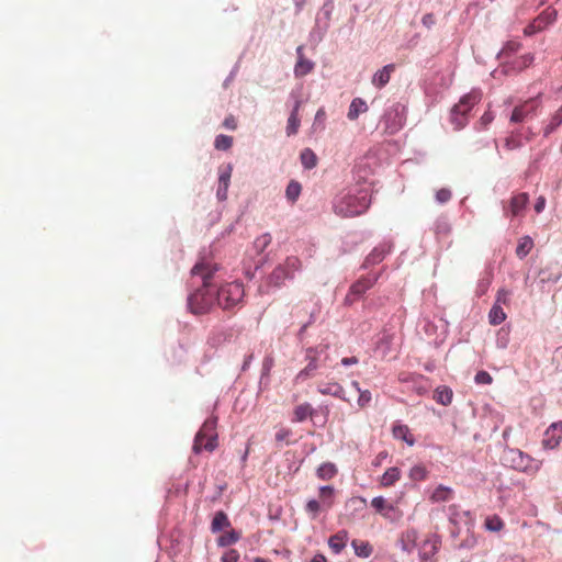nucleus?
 Segmentation results:
<instances>
[{"label": "nucleus", "mask_w": 562, "mask_h": 562, "mask_svg": "<svg viewBox=\"0 0 562 562\" xmlns=\"http://www.w3.org/2000/svg\"><path fill=\"white\" fill-rule=\"evenodd\" d=\"M301 190H302L301 184L295 180H291L285 190L286 199L291 203H294L299 199V196L301 194Z\"/></svg>", "instance_id": "obj_38"}, {"label": "nucleus", "mask_w": 562, "mask_h": 562, "mask_svg": "<svg viewBox=\"0 0 562 562\" xmlns=\"http://www.w3.org/2000/svg\"><path fill=\"white\" fill-rule=\"evenodd\" d=\"M337 474V468L333 463H323L317 469V476L322 480H330Z\"/></svg>", "instance_id": "obj_37"}, {"label": "nucleus", "mask_w": 562, "mask_h": 562, "mask_svg": "<svg viewBox=\"0 0 562 562\" xmlns=\"http://www.w3.org/2000/svg\"><path fill=\"white\" fill-rule=\"evenodd\" d=\"M313 407L308 403H303L297 405L293 411V422L301 423L304 422L307 417L312 416Z\"/></svg>", "instance_id": "obj_31"}, {"label": "nucleus", "mask_w": 562, "mask_h": 562, "mask_svg": "<svg viewBox=\"0 0 562 562\" xmlns=\"http://www.w3.org/2000/svg\"><path fill=\"white\" fill-rule=\"evenodd\" d=\"M351 385L359 393L358 405L360 407H366L370 403V401H371V393H370V391H368V390L362 391L360 389L359 383L357 381H353L351 383Z\"/></svg>", "instance_id": "obj_42"}, {"label": "nucleus", "mask_w": 562, "mask_h": 562, "mask_svg": "<svg viewBox=\"0 0 562 562\" xmlns=\"http://www.w3.org/2000/svg\"><path fill=\"white\" fill-rule=\"evenodd\" d=\"M368 111V105L366 101L361 98H355L348 110V119L355 121L359 117L361 113H366Z\"/></svg>", "instance_id": "obj_23"}, {"label": "nucleus", "mask_w": 562, "mask_h": 562, "mask_svg": "<svg viewBox=\"0 0 562 562\" xmlns=\"http://www.w3.org/2000/svg\"><path fill=\"white\" fill-rule=\"evenodd\" d=\"M297 61L294 67V74L296 77H303L310 74L314 68V63L306 59L303 55V46L296 48Z\"/></svg>", "instance_id": "obj_16"}, {"label": "nucleus", "mask_w": 562, "mask_h": 562, "mask_svg": "<svg viewBox=\"0 0 562 562\" xmlns=\"http://www.w3.org/2000/svg\"><path fill=\"white\" fill-rule=\"evenodd\" d=\"M405 121V108L401 104H395L384 116L385 131L389 134H395L404 126Z\"/></svg>", "instance_id": "obj_8"}, {"label": "nucleus", "mask_w": 562, "mask_h": 562, "mask_svg": "<svg viewBox=\"0 0 562 562\" xmlns=\"http://www.w3.org/2000/svg\"><path fill=\"white\" fill-rule=\"evenodd\" d=\"M391 246L383 244L376 246L366 258L363 267L368 268L381 262L385 256L390 252Z\"/></svg>", "instance_id": "obj_17"}, {"label": "nucleus", "mask_w": 562, "mask_h": 562, "mask_svg": "<svg viewBox=\"0 0 562 562\" xmlns=\"http://www.w3.org/2000/svg\"><path fill=\"white\" fill-rule=\"evenodd\" d=\"M232 145L233 137L224 134L217 135L214 142V147L217 150H227L232 147Z\"/></svg>", "instance_id": "obj_44"}, {"label": "nucleus", "mask_w": 562, "mask_h": 562, "mask_svg": "<svg viewBox=\"0 0 562 562\" xmlns=\"http://www.w3.org/2000/svg\"><path fill=\"white\" fill-rule=\"evenodd\" d=\"M562 124V106L551 116L549 124L543 128L544 136L550 135Z\"/></svg>", "instance_id": "obj_35"}, {"label": "nucleus", "mask_w": 562, "mask_h": 562, "mask_svg": "<svg viewBox=\"0 0 562 562\" xmlns=\"http://www.w3.org/2000/svg\"><path fill=\"white\" fill-rule=\"evenodd\" d=\"M506 319V313L503 307L498 304H493L488 313V322L491 325L496 326L502 324Z\"/></svg>", "instance_id": "obj_32"}, {"label": "nucleus", "mask_w": 562, "mask_h": 562, "mask_svg": "<svg viewBox=\"0 0 562 562\" xmlns=\"http://www.w3.org/2000/svg\"><path fill=\"white\" fill-rule=\"evenodd\" d=\"M244 294L245 291L241 283L229 282L216 290V303L223 310H228L238 305L241 302Z\"/></svg>", "instance_id": "obj_4"}, {"label": "nucleus", "mask_w": 562, "mask_h": 562, "mask_svg": "<svg viewBox=\"0 0 562 562\" xmlns=\"http://www.w3.org/2000/svg\"><path fill=\"white\" fill-rule=\"evenodd\" d=\"M300 158L305 169H313L317 165V156L311 148L303 149Z\"/></svg>", "instance_id": "obj_33"}, {"label": "nucleus", "mask_w": 562, "mask_h": 562, "mask_svg": "<svg viewBox=\"0 0 562 562\" xmlns=\"http://www.w3.org/2000/svg\"><path fill=\"white\" fill-rule=\"evenodd\" d=\"M533 241L529 236H525L519 239V243L516 248V255L520 259L525 258L532 249Z\"/></svg>", "instance_id": "obj_34"}, {"label": "nucleus", "mask_w": 562, "mask_h": 562, "mask_svg": "<svg viewBox=\"0 0 562 562\" xmlns=\"http://www.w3.org/2000/svg\"><path fill=\"white\" fill-rule=\"evenodd\" d=\"M232 166L228 165L224 169H221L218 177V188L216 195L218 200L224 201L227 198V191L229 187L231 176H232Z\"/></svg>", "instance_id": "obj_14"}, {"label": "nucleus", "mask_w": 562, "mask_h": 562, "mask_svg": "<svg viewBox=\"0 0 562 562\" xmlns=\"http://www.w3.org/2000/svg\"><path fill=\"white\" fill-rule=\"evenodd\" d=\"M305 510L311 519H316L321 510H324V508L323 504L319 501L310 499L305 505Z\"/></svg>", "instance_id": "obj_40"}, {"label": "nucleus", "mask_w": 562, "mask_h": 562, "mask_svg": "<svg viewBox=\"0 0 562 562\" xmlns=\"http://www.w3.org/2000/svg\"><path fill=\"white\" fill-rule=\"evenodd\" d=\"M474 381L477 384H491L493 382V378L488 372L482 370L475 374Z\"/></svg>", "instance_id": "obj_49"}, {"label": "nucleus", "mask_w": 562, "mask_h": 562, "mask_svg": "<svg viewBox=\"0 0 562 562\" xmlns=\"http://www.w3.org/2000/svg\"><path fill=\"white\" fill-rule=\"evenodd\" d=\"M286 279H291V272L286 270V267L279 265L268 277V283L269 285L279 288L284 283Z\"/></svg>", "instance_id": "obj_19"}, {"label": "nucleus", "mask_w": 562, "mask_h": 562, "mask_svg": "<svg viewBox=\"0 0 562 562\" xmlns=\"http://www.w3.org/2000/svg\"><path fill=\"white\" fill-rule=\"evenodd\" d=\"M216 419H206L194 438L193 450L200 453L203 449L213 451L216 447Z\"/></svg>", "instance_id": "obj_5"}, {"label": "nucleus", "mask_w": 562, "mask_h": 562, "mask_svg": "<svg viewBox=\"0 0 562 562\" xmlns=\"http://www.w3.org/2000/svg\"><path fill=\"white\" fill-rule=\"evenodd\" d=\"M318 392L323 395H331L344 401H347L345 397L344 387L336 382L322 383L318 385Z\"/></svg>", "instance_id": "obj_20"}, {"label": "nucleus", "mask_w": 562, "mask_h": 562, "mask_svg": "<svg viewBox=\"0 0 562 562\" xmlns=\"http://www.w3.org/2000/svg\"><path fill=\"white\" fill-rule=\"evenodd\" d=\"M427 470L424 465H415L409 471V477L414 481H424L427 477Z\"/></svg>", "instance_id": "obj_45"}, {"label": "nucleus", "mask_w": 562, "mask_h": 562, "mask_svg": "<svg viewBox=\"0 0 562 562\" xmlns=\"http://www.w3.org/2000/svg\"><path fill=\"white\" fill-rule=\"evenodd\" d=\"M272 364H273V359L270 357L266 358L263 360V364H262L263 372L268 373L271 370Z\"/></svg>", "instance_id": "obj_59"}, {"label": "nucleus", "mask_w": 562, "mask_h": 562, "mask_svg": "<svg viewBox=\"0 0 562 562\" xmlns=\"http://www.w3.org/2000/svg\"><path fill=\"white\" fill-rule=\"evenodd\" d=\"M440 543V538L437 535L427 537L419 549L422 560H430L437 553Z\"/></svg>", "instance_id": "obj_13"}, {"label": "nucleus", "mask_w": 562, "mask_h": 562, "mask_svg": "<svg viewBox=\"0 0 562 562\" xmlns=\"http://www.w3.org/2000/svg\"><path fill=\"white\" fill-rule=\"evenodd\" d=\"M252 562H268V561L262 558H256Z\"/></svg>", "instance_id": "obj_64"}, {"label": "nucleus", "mask_w": 562, "mask_h": 562, "mask_svg": "<svg viewBox=\"0 0 562 562\" xmlns=\"http://www.w3.org/2000/svg\"><path fill=\"white\" fill-rule=\"evenodd\" d=\"M544 206H546V198L539 196L535 204V211L537 213H541L544 210Z\"/></svg>", "instance_id": "obj_56"}, {"label": "nucleus", "mask_w": 562, "mask_h": 562, "mask_svg": "<svg viewBox=\"0 0 562 562\" xmlns=\"http://www.w3.org/2000/svg\"><path fill=\"white\" fill-rule=\"evenodd\" d=\"M319 351L317 348H307L305 352V360H307V364L304 369H302L295 376V382H304L307 379L312 378L315 371L318 368Z\"/></svg>", "instance_id": "obj_10"}, {"label": "nucleus", "mask_w": 562, "mask_h": 562, "mask_svg": "<svg viewBox=\"0 0 562 562\" xmlns=\"http://www.w3.org/2000/svg\"><path fill=\"white\" fill-rule=\"evenodd\" d=\"M335 490L333 486L319 487V502L323 504L324 510H328L334 505Z\"/></svg>", "instance_id": "obj_28"}, {"label": "nucleus", "mask_w": 562, "mask_h": 562, "mask_svg": "<svg viewBox=\"0 0 562 562\" xmlns=\"http://www.w3.org/2000/svg\"><path fill=\"white\" fill-rule=\"evenodd\" d=\"M291 430L288 429V428H280L277 432H276V440L278 442H282V441H285L288 440V438L291 436Z\"/></svg>", "instance_id": "obj_51"}, {"label": "nucleus", "mask_w": 562, "mask_h": 562, "mask_svg": "<svg viewBox=\"0 0 562 562\" xmlns=\"http://www.w3.org/2000/svg\"><path fill=\"white\" fill-rule=\"evenodd\" d=\"M238 559L239 553L235 549H231L222 555V562H238Z\"/></svg>", "instance_id": "obj_50"}, {"label": "nucleus", "mask_w": 562, "mask_h": 562, "mask_svg": "<svg viewBox=\"0 0 562 562\" xmlns=\"http://www.w3.org/2000/svg\"><path fill=\"white\" fill-rule=\"evenodd\" d=\"M453 491L445 485H439L435 488V491L430 495V501L432 503H441L448 502L452 498Z\"/></svg>", "instance_id": "obj_25"}, {"label": "nucleus", "mask_w": 562, "mask_h": 562, "mask_svg": "<svg viewBox=\"0 0 562 562\" xmlns=\"http://www.w3.org/2000/svg\"><path fill=\"white\" fill-rule=\"evenodd\" d=\"M480 100L481 93L477 91H471L470 93L463 95L459 103L452 108L450 120L456 130H461L467 125L469 112L476 103L480 102Z\"/></svg>", "instance_id": "obj_3"}, {"label": "nucleus", "mask_w": 562, "mask_h": 562, "mask_svg": "<svg viewBox=\"0 0 562 562\" xmlns=\"http://www.w3.org/2000/svg\"><path fill=\"white\" fill-rule=\"evenodd\" d=\"M494 116L492 115L491 112H485L482 116H481V124L486 127L492 121H493Z\"/></svg>", "instance_id": "obj_57"}, {"label": "nucleus", "mask_w": 562, "mask_h": 562, "mask_svg": "<svg viewBox=\"0 0 562 562\" xmlns=\"http://www.w3.org/2000/svg\"><path fill=\"white\" fill-rule=\"evenodd\" d=\"M423 25H425L427 29H430L435 23V15L432 13H427L422 19Z\"/></svg>", "instance_id": "obj_53"}, {"label": "nucleus", "mask_w": 562, "mask_h": 562, "mask_svg": "<svg viewBox=\"0 0 562 562\" xmlns=\"http://www.w3.org/2000/svg\"><path fill=\"white\" fill-rule=\"evenodd\" d=\"M387 456H389V454H387V452H386V451H381V452H379V453L376 454V457L373 459V461H372V465H373V467H375V468H376V467H380V465L383 463V461L387 458Z\"/></svg>", "instance_id": "obj_54"}, {"label": "nucleus", "mask_w": 562, "mask_h": 562, "mask_svg": "<svg viewBox=\"0 0 562 562\" xmlns=\"http://www.w3.org/2000/svg\"><path fill=\"white\" fill-rule=\"evenodd\" d=\"M393 437L395 439H401L405 441L408 446H413L415 443L414 436L411 434V430L407 425L396 424L392 429Z\"/></svg>", "instance_id": "obj_22"}, {"label": "nucleus", "mask_w": 562, "mask_h": 562, "mask_svg": "<svg viewBox=\"0 0 562 562\" xmlns=\"http://www.w3.org/2000/svg\"><path fill=\"white\" fill-rule=\"evenodd\" d=\"M359 362L357 357L342 358L341 363L344 366L357 364Z\"/></svg>", "instance_id": "obj_60"}, {"label": "nucleus", "mask_w": 562, "mask_h": 562, "mask_svg": "<svg viewBox=\"0 0 562 562\" xmlns=\"http://www.w3.org/2000/svg\"><path fill=\"white\" fill-rule=\"evenodd\" d=\"M272 237L269 233H265L261 236L257 237L254 241V247L258 254L262 252L270 244Z\"/></svg>", "instance_id": "obj_43"}, {"label": "nucleus", "mask_w": 562, "mask_h": 562, "mask_svg": "<svg viewBox=\"0 0 562 562\" xmlns=\"http://www.w3.org/2000/svg\"><path fill=\"white\" fill-rule=\"evenodd\" d=\"M218 267L211 261L202 260L196 262L192 270V277H200L202 286L192 293L188 299V306L193 314H205L216 303V290L211 280Z\"/></svg>", "instance_id": "obj_1"}, {"label": "nucleus", "mask_w": 562, "mask_h": 562, "mask_svg": "<svg viewBox=\"0 0 562 562\" xmlns=\"http://www.w3.org/2000/svg\"><path fill=\"white\" fill-rule=\"evenodd\" d=\"M528 202L529 195L525 192L513 195L507 206L504 205V215L512 218L524 216Z\"/></svg>", "instance_id": "obj_9"}, {"label": "nucleus", "mask_w": 562, "mask_h": 562, "mask_svg": "<svg viewBox=\"0 0 562 562\" xmlns=\"http://www.w3.org/2000/svg\"><path fill=\"white\" fill-rule=\"evenodd\" d=\"M371 506L376 510V513L387 516L390 512L394 510L392 504L387 503V501L382 496H376L371 501Z\"/></svg>", "instance_id": "obj_30"}, {"label": "nucleus", "mask_w": 562, "mask_h": 562, "mask_svg": "<svg viewBox=\"0 0 562 562\" xmlns=\"http://www.w3.org/2000/svg\"><path fill=\"white\" fill-rule=\"evenodd\" d=\"M347 540L348 532L346 530H340L329 538L328 546L334 553L338 554L345 549Z\"/></svg>", "instance_id": "obj_21"}, {"label": "nucleus", "mask_w": 562, "mask_h": 562, "mask_svg": "<svg viewBox=\"0 0 562 562\" xmlns=\"http://www.w3.org/2000/svg\"><path fill=\"white\" fill-rule=\"evenodd\" d=\"M239 540V535L235 530H231L228 532L223 533L217 539V544L220 547H227L233 543H236Z\"/></svg>", "instance_id": "obj_41"}, {"label": "nucleus", "mask_w": 562, "mask_h": 562, "mask_svg": "<svg viewBox=\"0 0 562 562\" xmlns=\"http://www.w3.org/2000/svg\"><path fill=\"white\" fill-rule=\"evenodd\" d=\"M283 267H286V270L291 272V278L293 277V273L300 269L301 267V261L297 257H294V256H291V257H288L284 261V263H282Z\"/></svg>", "instance_id": "obj_46"}, {"label": "nucleus", "mask_w": 562, "mask_h": 562, "mask_svg": "<svg viewBox=\"0 0 562 562\" xmlns=\"http://www.w3.org/2000/svg\"><path fill=\"white\" fill-rule=\"evenodd\" d=\"M504 460L510 468L518 471H527L531 463L530 457L518 449H508L505 451Z\"/></svg>", "instance_id": "obj_11"}, {"label": "nucleus", "mask_w": 562, "mask_h": 562, "mask_svg": "<svg viewBox=\"0 0 562 562\" xmlns=\"http://www.w3.org/2000/svg\"><path fill=\"white\" fill-rule=\"evenodd\" d=\"M457 509H458V506L457 505H451L449 506V512H450V520L451 521H454V515L457 514Z\"/></svg>", "instance_id": "obj_62"}, {"label": "nucleus", "mask_w": 562, "mask_h": 562, "mask_svg": "<svg viewBox=\"0 0 562 562\" xmlns=\"http://www.w3.org/2000/svg\"><path fill=\"white\" fill-rule=\"evenodd\" d=\"M310 562H327V560L323 554H316Z\"/></svg>", "instance_id": "obj_61"}, {"label": "nucleus", "mask_w": 562, "mask_h": 562, "mask_svg": "<svg viewBox=\"0 0 562 562\" xmlns=\"http://www.w3.org/2000/svg\"><path fill=\"white\" fill-rule=\"evenodd\" d=\"M509 301H510V292L506 289H499L497 291L494 304H498L501 306H502V304L508 305Z\"/></svg>", "instance_id": "obj_47"}, {"label": "nucleus", "mask_w": 562, "mask_h": 562, "mask_svg": "<svg viewBox=\"0 0 562 562\" xmlns=\"http://www.w3.org/2000/svg\"><path fill=\"white\" fill-rule=\"evenodd\" d=\"M562 440V422L551 424L543 434L542 446L544 449L557 448Z\"/></svg>", "instance_id": "obj_12"}, {"label": "nucleus", "mask_w": 562, "mask_h": 562, "mask_svg": "<svg viewBox=\"0 0 562 562\" xmlns=\"http://www.w3.org/2000/svg\"><path fill=\"white\" fill-rule=\"evenodd\" d=\"M490 283H491L490 278L480 280V282L477 283V290H476L477 295L481 296V295L485 294L490 286Z\"/></svg>", "instance_id": "obj_52"}, {"label": "nucleus", "mask_w": 562, "mask_h": 562, "mask_svg": "<svg viewBox=\"0 0 562 562\" xmlns=\"http://www.w3.org/2000/svg\"><path fill=\"white\" fill-rule=\"evenodd\" d=\"M539 102L536 99H529L516 105L509 117L510 123H522L537 115Z\"/></svg>", "instance_id": "obj_6"}, {"label": "nucleus", "mask_w": 562, "mask_h": 562, "mask_svg": "<svg viewBox=\"0 0 562 562\" xmlns=\"http://www.w3.org/2000/svg\"><path fill=\"white\" fill-rule=\"evenodd\" d=\"M394 70V64H389L383 68L379 69L372 77V85L378 89L383 88L385 85L389 83L391 75L393 74Z\"/></svg>", "instance_id": "obj_18"}, {"label": "nucleus", "mask_w": 562, "mask_h": 562, "mask_svg": "<svg viewBox=\"0 0 562 562\" xmlns=\"http://www.w3.org/2000/svg\"><path fill=\"white\" fill-rule=\"evenodd\" d=\"M522 146L521 133L519 131L513 132L505 138L504 147L507 150H515Z\"/></svg>", "instance_id": "obj_36"}, {"label": "nucleus", "mask_w": 562, "mask_h": 562, "mask_svg": "<svg viewBox=\"0 0 562 562\" xmlns=\"http://www.w3.org/2000/svg\"><path fill=\"white\" fill-rule=\"evenodd\" d=\"M326 117V112L323 108L318 109L315 114V123L314 125H317L318 123H323Z\"/></svg>", "instance_id": "obj_58"}, {"label": "nucleus", "mask_w": 562, "mask_h": 562, "mask_svg": "<svg viewBox=\"0 0 562 562\" xmlns=\"http://www.w3.org/2000/svg\"><path fill=\"white\" fill-rule=\"evenodd\" d=\"M376 277H361L355 283L351 284L349 291L345 297L347 305H352L357 302L369 289H371L376 282Z\"/></svg>", "instance_id": "obj_7"}, {"label": "nucleus", "mask_w": 562, "mask_h": 562, "mask_svg": "<svg viewBox=\"0 0 562 562\" xmlns=\"http://www.w3.org/2000/svg\"><path fill=\"white\" fill-rule=\"evenodd\" d=\"M401 477V471L398 468H389L381 476L380 484L383 487L392 486Z\"/></svg>", "instance_id": "obj_26"}, {"label": "nucleus", "mask_w": 562, "mask_h": 562, "mask_svg": "<svg viewBox=\"0 0 562 562\" xmlns=\"http://www.w3.org/2000/svg\"><path fill=\"white\" fill-rule=\"evenodd\" d=\"M229 526H231V521H229L227 515L224 512L220 510L213 517V520L211 522V530H212V532L215 533V532H218Z\"/></svg>", "instance_id": "obj_27"}, {"label": "nucleus", "mask_w": 562, "mask_h": 562, "mask_svg": "<svg viewBox=\"0 0 562 562\" xmlns=\"http://www.w3.org/2000/svg\"><path fill=\"white\" fill-rule=\"evenodd\" d=\"M223 125H224V127H226L228 130H233V131L236 130V127H237L236 120L233 115H228L227 117H225Z\"/></svg>", "instance_id": "obj_55"}, {"label": "nucleus", "mask_w": 562, "mask_h": 562, "mask_svg": "<svg viewBox=\"0 0 562 562\" xmlns=\"http://www.w3.org/2000/svg\"><path fill=\"white\" fill-rule=\"evenodd\" d=\"M451 196H452V192H451V190H449L447 188L439 189L435 195L436 201L440 204H443V203H447L448 201H450Z\"/></svg>", "instance_id": "obj_48"}, {"label": "nucleus", "mask_w": 562, "mask_h": 562, "mask_svg": "<svg viewBox=\"0 0 562 562\" xmlns=\"http://www.w3.org/2000/svg\"><path fill=\"white\" fill-rule=\"evenodd\" d=\"M555 353H557L558 357L562 358V347L558 348Z\"/></svg>", "instance_id": "obj_63"}, {"label": "nucleus", "mask_w": 562, "mask_h": 562, "mask_svg": "<svg viewBox=\"0 0 562 562\" xmlns=\"http://www.w3.org/2000/svg\"><path fill=\"white\" fill-rule=\"evenodd\" d=\"M371 203L369 189H359L356 193H348L336 201L335 212L341 216L352 217L364 213Z\"/></svg>", "instance_id": "obj_2"}, {"label": "nucleus", "mask_w": 562, "mask_h": 562, "mask_svg": "<svg viewBox=\"0 0 562 562\" xmlns=\"http://www.w3.org/2000/svg\"><path fill=\"white\" fill-rule=\"evenodd\" d=\"M453 392L450 387L442 385L438 386L434 393V400L443 405L448 406L452 403Z\"/></svg>", "instance_id": "obj_24"}, {"label": "nucleus", "mask_w": 562, "mask_h": 562, "mask_svg": "<svg viewBox=\"0 0 562 562\" xmlns=\"http://www.w3.org/2000/svg\"><path fill=\"white\" fill-rule=\"evenodd\" d=\"M484 526L490 531H499L504 528V521L497 515H492L485 518Z\"/></svg>", "instance_id": "obj_39"}, {"label": "nucleus", "mask_w": 562, "mask_h": 562, "mask_svg": "<svg viewBox=\"0 0 562 562\" xmlns=\"http://www.w3.org/2000/svg\"><path fill=\"white\" fill-rule=\"evenodd\" d=\"M301 105H302V101L300 99H296L295 103L293 105V109L291 111V114L288 119V124L285 127V132H286L288 136H293V135L297 134V132H299V127L301 124V120L299 117V111H300Z\"/></svg>", "instance_id": "obj_15"}, {"label": "nucleus", "mask_w": 562, "mask_h": 562, "mask_svg": "<svg viewBox=\"0 0 562 562\" xmlns=\"http://www.w3.org/2000/svg\"><path fill=\"white\" fill-rule=\"evenodd\" d=\"M351 546L360 558H369L373 552V548L368 541L355 539L351 541Z\"/></svg>", "instance_id": "obj_29"}]
</instances>
